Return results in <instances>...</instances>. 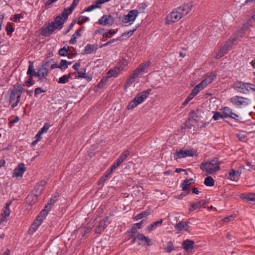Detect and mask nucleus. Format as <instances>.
I'll return each mask as SVG.
<instances>
[{"label":"nucleus","instance_id":"423d86ee","mask_svg":"<svg viewBox=\"0 0 255 255\" xmlns=\"http://www.w3.org/2000/svg\"><path fill=\"white\" fill-rule=\"evenodd\" d=\"M193 6V3L191 1H188L183 3L182 5L178 6L176 8V10L179 11L181 16L183 17L191 11Z\"/></svg>","mask_w":255,"mask_h":255},{"label":"nucleus","instance_id":"6e6d98bb","mask_svg":"<svg viewBox=\"0 0 255 255\" xmlns=\"http://www.w3.org/2000/svg\"><path fill=\"white\" fill-rule=\"evenodd\" d=\"M122 163V162L120 160H119L118 159H117L116 160V161L113 163V164L111 166V168L113 170H114L115 169H116L118 167H119L121 164Z\"/></svg>","mask_w":255,"mask_h":255},{"label":"nucleus","instance_id":"8fccbe9b","mask_svg":"<svg viewBox=\"0 0 255 255\" xmlns=\"http://www.w3.org/2000/svg\"><path fill=\"white\" fill-rule=\"evenodd\" d=\"M139 25H137L136 26L135 28H134L132 30H130L127 32L123 33L122 35V36L128 35V37H130L132 34L134 33V31L137 29Z\"/></svg>","mask_w":255,"mask_h":255},{"label":"nucleus","instance_id":"393cba45","mask_svg":"<svg viewBox=\"0 0 255 255\" xmlns=\"http://www.w3.org/2000/svg\"><path fill=\"white\" fill-rule=\"evenodd\" d=\"M121 72V71L119 70V69L117 68V66H116L115 68L110 69L108 72H107V76L108 77L111 78L112 77H117L119 73Z\"/></svg>","mask_w":255,"mask_h":255},{"label":"nucleus","instance_id":"3c124183","mask_svg":"<svg viewBox=\"0 0 255 255\" xmlns=\"http://www.w3.org/2000/svg\"><path fill=\"white\" fill-rule=\"evenodd\" d=\"M73 74H75V77L76 78L86 77V74L85 73L81 71H79L78 70L77 72H74Z\"/></svg>","mask_w":255,"mask_h":255},{"label":"nucleus","instance_id":"2f4dec72","mask_svg":"<svg viewBox=\"0 0 255 255\" xmlns=\"http://www.w3.org/2000/svg\"><path fill=\"white\" fill-rule=\"evenodd\" d=\"M244 90V94L248 93L250 90H252L255 92V85L251 83L245 82Z\"/></svg>","mask_w":255,"mask_h":255},{"label":"nucleus","instance_id":"680f3d73","mask_svg":"<svg viewBox=\"0 0 255 255\" xmlns=\"http://www.w3.org/2000/svg\"><path fill=\"white\" fill-rule=\"evenodd\" d=\"M233 45V42L231 41H228L223 46L228 51L230 48Z\"/></svg>","mask_w":255,"mask_h":255},{"label":"nucleus","instance_id":"79ce46f5","mask_svg":"<svg viewBox=\"0 0 255 255\" xmlns=\"http://www.w3.org/2000/svg\"><path fill=\"white\" fill-rule=\"evenodd\" d=\"M137 229L138 228L133 225L132 228L126 232V235L128 237L131 236L137 232Z\"/></svg>","mask_w":255,"mask_h":255},{"label":"nucleus","instance_id":"ea45409f","mask_svg":"<svg viewBox=\"0 0 255 255\" xmlns=\"http://www.w3.org/2000/svg\"><path fill=\"white\" fill-rule=\"evenodd\" d=\"M227 51L223 47H221L217 53L215 58L217 59L222 57L227 53Z\"/></svg>","mask_w":255,"mask_h":255},{"label":"nucleus","instance_id":"2eb2a0df","mask_svg":"<svg viewBox=\"0 0 255 255\" xmlns=\"http://www.w3.org/2000/svg\"><path fill=\"white\" fill-rule=\"evenodd\" d=\"M137 238L139 241L142 242L143 245H146L148 246H150L152 245L151 240L148 237L145 236L143 234L140 233L137 234Z\"/></svg>","mask_w":255,"mask_h":255},{"label":"nucleus","instance_id":"f704fd0d","mask_svg":"<svg viewBox=\"0 0 255 255\" xmlns=\"http://www.w3.org/2000/svg\"><path fill=\"white\" fill-rule=\"evenodd\" d=\"M35 71L34 69L33 63L31 61H29V67L27 71V75L28 76H34V73H35Z\"/></svg>","mask_w":255,"mask_h":255},{"label":"nucleus","instance_id":"5fc2aeb1","mask_svg":"<svg viewBox=\"0 0 255 255\" xmlns=\"http://www.w3.org/2000/svg\"><path fill=\"white\" fill-rule=\"evenodd\" d=\"M236 176L235 170L232 169L229 172V176L228 178L231 180H234V177Z\"/></svg>","mask_w":255,"mask_h":255},{"label":"nucleus","instance_id":"a211bd4d","mask_svg":"<svg viewBox=\"0 0 255 255\" xmlns=\"http://www.w3.org/2000/svg\"><path fill=\"white\" fill-rule=\"evenodd\" d=\"M109 220V218L107 217L99 223L98 226H97V234L100 233L101 232L104 230L107 225L106 222H108Z\"/></svg>","mask_w":255,"mask_h":255},{"label":"nucleus","instance_id":"6ab92c4d","mask_svg":"<svg viewBox=\"0 0 255 255\" xmlns=\"http://www.w3.org/2000/svg\"><path fill=\"white\" fill-rule=\"evenodd\" d=\"M38 197V196L33 193L28 194L26 198V204L28 205L32 206L37 201Z\"/></svg>","mask_w":255,"mask_h":255},{"label":"nucleus","instance_id":"ddd939ff","mask_svg":"<svg viewBox=\"0 0 255 255\" xmlns=\"http://www.w3.org/2000/svg\"><path fill=\"white\" fill-rule=\"evenodd\" d=\"M189 223V222L181 221L177 224H175L174 227L178 231H187L188 230V227Z\"/></svg>","mask_w":255,"mask_h":255},{"label":"nucleus","instance_id":"4be33fe9","mask_svg":"<svg viewBox=\"0 0 255 255\" xmlns=\"http://www.w3.org/2000/svg\"><path fill=\"white\" fill-rule=\"evenodd\" d=\"M41 222L40 221H36V219L34 221L33 223L30 226V228L28 231V234L32 235L37 230L38 227L41 225Z\"/></svg>","mask_w":255,"mask_h":255},{"label":"nucleus","instance_id":"5701e85b","mask_svg":"<svg viewBox=\"0 0 255 255\" xmlns=\"http://www.w3.org/2000/svg\"><path fill=\"white\" fill-rule=\"evenodd\" d=\"M49 211H50V210H48V209L46 208L45 207L41 211L38 215L36 217V221H40L42 222L43 220L47 215Z\"/></svg>","mask_w":255,"mask_h":255},{"label":"nucleus","instance_id":"de8ad7c7","mask_svg":"<svg viewBox=\"0 0 255 255\" xmlns=\"http://www.w3.org/2000/svg\"><path fill=\"white\" fill-rule=\"evenodd\" d=\"M89 20L90 18L88 17L81 15L79 17L77 23L79 25H81L83 23Z\"/></svg>","mask_w":255,"mask_h":255},{"label":"nucleus","instance_id":"bf43d9fd","mask_svg":"<svg viewBox=\"0 0 255 255\" xmlns=\"http://www.w3.org/2000/svg\"><path fill=\"white\" fill-rule=\"evenodd\" d=\"M69 14V13L67 11V9L65 8L64 11H62V12L61 13V14H59V15H61L63 19H64V20H66L67 19Z\"/></svg>","mask_w":255,"mask_h":255},{"label":"nucleus","instance_id":"1a4fd4ad","mask_svg":"<svg viewBox=\"0 0 255 255\" xmlns=\"http://www.w3.org/2000/svg\"><path fill=\"white\" fill-rule=\"evenodd\" d=\"M247 100V98L239 96H235L231 98V102L238 107L246 104Z\"/></svg>","mask_w":255,"mask_h":255},{"label":"nucleus","instance_id":"e433bc0d","mask_svg":"<svg viewBox=\"0 0 255 255\" xmlns=\"http://www.w3.org/2000/svg\"><path fill=\"white\" fill-rule=\"evenodd\" d=\"M215 181L211 176H207L204 180V184L207 186H213L214 185Z\"/></svg>","mask_w":255,"mask_h":255},{"label":"nucleus","instance_id":"09e8293b","mask_svg":"<svg viewBox=\"0 0 255 255\" xmlns=\"http://www.w3.org/2000/svg\"><path fill=\"white\" fill-rule=\"evenodd\" d=\"M6 31L7 32V34L8 35H11V33L14 31V28L12 27V25L10 23H8L6 26Z\"/></svg>","mask_w":255,"mask_h":255},{"label":"nucleus","instance_id":"69168bd1","mask_svg":"<svg viewBox=\"0 0 255 255\" xmlns=\"http://www.w3.org/2000/svg\"><path fill=\"white\" fill-rule=\"evenodd\" d=\"M46 91V90H42L41 88L38 87L35 89L34 95L35 96H37L38 95L41 94V93H44Z\"/></svg>","mask_w":255,"mask_h":255},{"label":"nucleus","instance_id":"f03ea898","mask_svg":"<svg viewBox=\"0 0 255 255\" xmlns=\"http://www.w3.org/2000/svg\"><path fill=\"white\" fill-rule=\"evenodd\" d=\"M23 91V87L18 84L14 85L12 89L9 90L8 91L10 92L9 103H12L16 100L15 102L11 105L12 109L17 106L19 103Z\"/></svg>","mask_w":255,"mask_h":255},{"label":"nucleus","instance_id":"7c9ffc66","mask_svg":"<svg viewBox=\"0 0 255 255\" xmlns=\"http://www.w3.org/2000/svg\"><path fill=\"white\" fill-rule=\"evenodd\" d=\"M72 73H69L67 75H65L62 77H61L58 81V82L60 84H65L67 83L69 79L71 78V75Z\"/></svg>","mask_w":255,"mask_h":255},{"label":"nucleus","instance_id":"0e129e2a","mask_svg":"<svg viewBox=\"0 0 255 255\" xmlns=\"http://www.w3.org/2000/svg\"><path fill=\"white\" fill-rule=\"evenodd\" d=\"M96 8V1L93 3L91 5L87 7L85 9V11L89 12Z\"/></svg>","mask_w":255,"mask_h":255},{"label":"nucleus","instance_id":"cd10ccee","mask_svg":"<svg viewBox=\"0 0 255 255\" xmlns=\"http://www.w3.org/2000/svg\"><path fill=\"white\" fill-rule=\"evenodd\" d=\"M241 198L243 199H246L247 201H250L255 202V193H249L242 194L241 195Z\"/></svg>","mask_w":255,"mask_h":255},{"label":"nucleus","instance_id":"4d7b16f0","mask_svg":"<svg viewBox=\"0 0 255 255\" xmlns=\"http://www.w3.org/2000/svg\"><path fill=\"white\" fill-rule=\"evenodd\" d=\"M50 127V125L48 123H45L43 127L39 130L42 133L46 132Z\"/></svg>","mask_w":255,"mask_h":255},{"label":"nucleus","instance_id":"b1692460","mask_svg":"<svg viewBox=\"0 0 255 255\" xmlns=\"http://www.w3.org/2000/svg\"><path fill=\"white\" fill-rule=\"evenodd\" d=\"M151 214V210L149 209H148L142 212H141L140 214H138L136 215L134 217V219L135 221H138L145 217H146L147 216H149Z\"/></svg>","mask_w":255,"mask_h":255},{"label":"nucleus","instance_id":"49530a36","mask_svg":"<svg viewBox=\"0 0 255 255\" xmlns=\"http://www.w3.org/2000/svg\"><path fill=\"white\" fill-rule=\"evenodd\" d=\"M109 77H108L107 76H106L105 77H103L102 79L101 80V81L99 82L98 85H97V87L101 88L104 87V85H105L108 80Z\"/></svg>","mask_w":255,"mask_h":255},{"label":"nucleus","instance_id":"20e7f679","mask_svg":"<svg viewBox=\"0 0 255 255\" xmlns=\"http://www.w3.org/2000/svg\"><path fill=\"white\" fill-rule=\"evenodd\" d=\"M182 17L180 15L179 11L175 8L166 15L165 18L166 23L171 24L178 21Z\"/></svg>","mask_w":255,"mask_h":255},{"label":"nucleus","instance_id":"774afa93","mask_svg":"<svg viewBox=\"0 0 255 255\" xmlns=\"http://www.w3.org/2000/svg\"><path fill=\"white\" fill-rule=\"evenodd\" d=\"M188 181H183V183L181 184V187L183 191H186L188 189Z\"/></svg>","mask_w":255,"mask_h":255},{"label":"nucleus","instance_id":"aec40b11","mask_svg":"<svg viewBox=\"0 0 255 255\" xmlns=\"http://www.w3.org/2000/svg\"><path fill=\"white\" fill-rule=\"evenodd\" d=\"M194 242L193 241L186 240L182 243V248L186 251L188 252L193 249Z\"/></svg>","mask_w":255,"mask_h":255},{"label":"nucleus","instance_id":"603ef678","mask_svg":"<svg viewBox=\"0 0 255 255\" xmlns=\"http://www.w3.org/2000/svg\"><path fill=\"white\" fill-rule=\"evenodd\" d=\"M237 137L241 141H244L246 140V135L245 134V132L243 131H241L237 134Z\"/></svg>","mask_w":255,"mask_h":255},{"label":"nucleus","instance_id":"a878e982","mask_svg":"<svg viewBox=\"0 0 255 255\" xmlns=\"http://www.w3.org/2000/svg\"><path fill=\"white\" fill-rule=\"evenodd\" d=\"M81 28L77 29L75 32L72 35L71 39L69 41V43L72 44H75L76 43V39L81 36L80 32Z\"/></svg>","mask_w":255,"mask_h":255},{"label":"nucleus","instance_id":"4468645a","mask_svg":"<svg viewBox=\"0 0 255 255\" xmlns=\"http://www.w3.org/2000/svg\"><path fill=\"white\" fill-rule=\"evenodd\" d=\"M65 21L61 15H58L54 18V21L51 23H53L55 25L57 29L60 30L62 28Z\"/></svg>","mask_w":255,"mask_h":255},{"label":"nucleus","instance_id":"4c0bfd02","mask_svg":"<svg viewBox=\"0 0 255 255\" xmlns=\"http://www.w3.org/2000/svg\"><path fill=\"white\" fill-rule=\"evenodd\" d=\"M147 4L145 2H142L138 4L137 6V9H135L138 12V14L139 13H142L147 7Z\"/></svg>","mask_w":255,"mask_h":255},{"label":"nucleus","instance_id":"f257e3e1","mask_svg":"<svg viewBox=\"0 0 255 255\" xmlns=\"http://www.w3.org/2000/svg\"><path fill=\"white\" fill-rule=\"evenodd\" d=\"M200 169L207 174H212L220 170V163L218 158L209 159L206 162H202L200 165Z\"/></svg>","mask_w":255,"mask_h":255},{"label":"nucleus","instance_id":"412c9836","mask_svg":"<svg viewBox=\"0 0 255 255\" xmlns=\"http://www.w3.org/2000/svg\"><path fill=\"white\" fill-rule=\"evenodd\" d=\"M217 74L215 72H212L210 73H207L205 79L203 80L206 84H210L213 82L216 79Z\"/></svg>","mask_w":255,"mask_h":255},{"label":"nucleus","instance_id":"a19ab883","mask_svg":"<svg viewBox=\"0 0 255 255\" xmlns=\"http://www.w3.org/2000/svg\"><path fill=\"white\" fill-rule=\"evenodd\" d=\"M44 189L42 186L38 185H36L34 188V191L35 193L34 194L39 196L41 195Z\"/></svg>","mask_w":255,"mask_h":255},{"label":"nucleus","instance_id":"c85d7f7f","mask_svg":"<svg viewBox=\"0 0 255 255\" xmlns=\"http://www.w3.org/2000/svg\"><path fill=\"white\" fill-rule=\"evenodd\" d=\"M11 201H7L4 208L3 213H2V216L8 217L9 216V206L11 205Z\"/></svg>","mask_w":255,"mask_h":255},{"label":"nucleus","instance_id":"6e6552de","mask_svg":"<svg viewBox=\"0 0 255 255\" xmlns=\"http://www.w3.org/2000/svg\"><path fill=\"white\" fill-rule=\"evenodd\" d=\"M57 29L53 23H49L48 25H44L42 27L41 34L44 36H49L51 35L55 30Z\"/></svg>","mask_w":255,"mask_h":255},{"label":"nucleus","instance_id":"dca6fc26","mask_svg":"<svg viewBox=\"0 0 255 255\" xmlns=\"http://www.w3.org/2000/svg\"><path fill=\"white\" fill-rule=\"evenodd\" d=\"M245 82L242 81H237L235 82L233 84V87L234 89L237 90L238 92L244 94V86Z\"/></svg>","mask_w":255,"mask_h":255},{"label":"nucleus","instance_id":"f8f14e48","mask_svg":"<svg viewBox=\"0 0 255 255\" xmlns=\"http://www.w3.org/2000/svg\"><path fill=\"white\" fill-rule=\"evenodd\" d=\"M25 171V168L24 164L19 163L14 170L13 177H22Z\"/></svg>","mask_w":255,"mask_h":255},{"label":"nucleus","instance_id":"39448f33","mask_svg":"<svg viewBox=\"0 0 255 255\" xmlns=\"http://www.w3.org/2000/svg\"><path fill=\"white\" fill-rule=\"evenodd\" d=\"M196 155V151H194L192 149L183 150V149H181L179 150L176 151L174 156V160H177L178 159L182 158H185L189 156L193 157Z\"/></svg>","mask_w":255,"mask_h":255},{"label":"nucleus","instance_id":"c756f323","mask_svg":"<svg viewBox=\"0 0 255 255\" xmlns=\"http://www.w3.org/2000/svg\"><path fill=\"white\" fill-rule=\"evenodd\" d=\"M95 48V46L94 44H87L84 49L83 52L84 54H88L93 53Z\"/></svg>","mask_w":255,"mask_h":255},{"label":"nucleus","instance_id":"58836bf2","mask_svg":"<svg viewBox=\"0 0 255 255\" xmlns=\"http://www.w3.org/2000/svg\"><path fill=\"white\" fill-rule=\"evenodd\" d=\"M140 74V73L139 72L138 69H135L132 73L130 75L129 80H130V82H134L135 79Z\"/></svg>","mask_w":255,"mask_h":255},{"label":"nucleus","instance_id":"a18cd8bd","mask_svg":"<svg viewBox=\"0 0 255 255\" xmlns=\"http://www.w3.org/2000/svg\"><path fill=\"white\" fill-rule=\"evenodd\" d=\"M165 252L168 253H171L174 250V248L173 243L171 241H169L167 243V246L165 248Z\"/></svg>","mask_w":255,"mask_h":255},{"label":"nucleus","instance_id":"9d476101","mask_svg":"<svg viewBox=\"0 0 255 255\" xmlns=\"http://www.w3.org/2000/svg\"><path fill=\"white\" fill-rule=\"evenodd\" d=\"M207 203L208 201L206 200H201L199 201L194 202L191 204L189 208V212H192L196 209L205 208V206L207 204Z\"/></svg>","mask_w":255,"mask_h":255},{"label":"nucleus","instance_id":"864d4df0","mask_svg":"<svg viewBox=\"0 0 255 255\" xmlns=\"http://www.w3.org/2000/svg\"><path fill=\"white\" fill-rule=\"evenodd\" d=\"M28 79L25 82V85H23V86L26 85L28 87H30L34 84V82L33 81V77L30 76H28Z\"/></svg>","mask_w":255,"mask_h":255},{"label":"nucleus","instance_id":"c03bdc74","mask_svg":"<svg viewBox=\"0 0 255 255\" xmlns=\"http://www.w3.org/2000/svg\"><path fill=\"white\" fill-rule=\"evenodd\" d=\"M72 64V62H68L66 60H61L59 64L60 69H66L68 67V65Z\"/></svg>","mask_w":255,"mask_h":255},{"label":"nucleus","instance_id":"bb28decb","mask_svg":"<svg viewBox=\"0 0 255 255\" xmlns=\"http://www.w3.org/2000/svg\"><path fill=\"white\" fill-rule=\"evenodd\" d=\"M128 62L125 59L121 60L116 66L119 70L121 72L125 70L126 67L128 66Z\"/></svg>","mask_w":255,"mask_h":255},{"label":"nucleus","instance_id":"37998d69","mask_svg":"<svg viewBox=\"0 0 255 255\" xmlns=\"http://www.w3.org/2000/svg\"><path fill=\"white\" fill-rule=\"evenodd\" d=\"M69 49V46H64L59 50V54L61 56H67L68 55V51Z\"/></svg>","mask_w":255,"mask_h":255},{"label":"nucleus","instance_id":"c9c22d12","mask_svg":"<svg viewBox=\"0 0 255 255\" xmlns=\"http://www.w3.org/2000/svg\"><path fill=\"white\" fill-rule=\"evenodd\" d=\"M56 201V196H52L50 200L48 201L47 204L45 205V208H47L48 210H51L52 205L55 203Z\"/></svg>","mask_w":255,"mask_h":255},{"label":"nucleus","instance_id":"473e14b6","mask_svg":"<svg viewBox=\"0 0 255 255\" xmlns=\"http://www.w3.org/2000/svg\"><path fill=\"white\" fill-rule=\"evenodd\" d=\"M38 70L41 73L42 77H43V79H46V77L48 75L49 69L41 65L39 68Z\"/></svg>","mask_w":255,"mask_h":255},{"label":"nucleus","instance_id":"7ed1b4c3","mask_svg":"<svg viewBox=\"0 0 255 255\" xmlns=\"http://www.w3.org/2000/svg\"><path fill=\"white\" fill-rule=\"evenodd\" d=\"M151 90L148 89L137 94L136 96L128 105L127 109L132 110L138 105L141 104L150 94Z\"/></svg>","mask_w":255,"mask_h":255},{"label":"nucleus","instance_id":"13d9d810","mask_svg":"<svg viewBox=\"0 0 255 255\" xmlns=\"http://www.w3.org/2000/svg\"><path fill=\"white\" fill-rule=\"evenodd\" d=\"M207 85L206 84L205 82H204L203 80L201 82L197 84L196 86L197 87V88H198L199 90L201 91V90L203 89Z\"/></svg>","mask_w":255,"mask_h":255},{"label":"nucleus","instance_id":"e2e57ef3","mask_svg":"<svg viewBox=\"0 0 255 255\" xmlns=\"http://www.w3.org/2000/svg\"><path fill=\"white\" fill-rule=\"evenodd\" d=\"M96 154L95 148L94 146H92V147L89 150L88 152V155L90 157H94Z\"/></svg>","mask_w":255,"mask_h":255},{"label":"nucleus","instance_id":"f3484780","mask_svg":"<svg viewBox=\"0 0 255 255\" xmlns=\"http://www.w3.org/2000/svg\"><path fill=\"white\" fill-rule=\"evenodd\" d=\"M224 111H225L226 112V114H227V116L228 118H230L231 119L238 120L239 116L238 114L234 113L233 112V110L228 107H224Z\"/></svg>","mask_w":255,"mask_h":255},{"label":"nucleus","instance_id":"72a5a7b5","mask_svg":"<svg viewBox=\"0 0 255 255\" xmlns=\"http://www.w3.org/2000/svg\"><path fill=\"white\" fill-rule=\"evenodd\" d=\"M163 219L153 222L147 227L149 231H153L155 230L159 225H161L163 222Z\"/></svg>","mask_w":255,"mask_h":255},{"label":"nucleus","instance_id":"338daca9","mask_svg":"<svg viewBox=\"0 0 255 255\" xmlns=\"http://www.w3.org/2000/svg\"><path fill=\"white\" fill-rule=\"evenodd\" d=\"M246 163L247 166L249 167V169H248L249 170L251 171L252 170L255 169V165L254 164H252V162L247 161L246 162Z\"/></svg>","mask_w":255,"mask_h":255},{"label":"nucleus","instance_id":"9b49d317","mask_svg":"<svg viewBox=\"0 0 255 255\" xmlns=\"http://www.w3.org/2000/svg\"><path fill=\"white\" fill-rule=\"evenodd\" d=\"M114 20L115 18L112 16L104 15L99 19L98 23L104 25H112L114 22Z\"/></svg>","mask_w":255,"mask_h":255},{"label":"nucleus","instance_id":"052dcab7","mask_svg":"<svg viewBox=\"0 0 255 255\" xmlns=\"http://www.w3.org/2000/svg\"><path fill=\"white\" fill-rule=\"evenodd\" d=\"M116 40H121V38H118L117 39H111V40L108 41L107 42L102 44L101 46V47L106 46L112 43L113 42L116 41Z\"/></svg>","mask_w":255,"mask_h":255},{"label":"nucleus","instance_id":"0eeeda50","mask_svg":"<svg viewBox=\"0 0 255 255\" xmlns=\"http://www.w3.org/2000/svg\"><path fill=\"white\" fill-rule=\"evenodd\" d=\"M138 12L135 9L131 10L125 16L123 19V22L125 23L130 22V25L135 21Z\"/></svg>","mask_w":255,"mask_h":255}]
</instances>
